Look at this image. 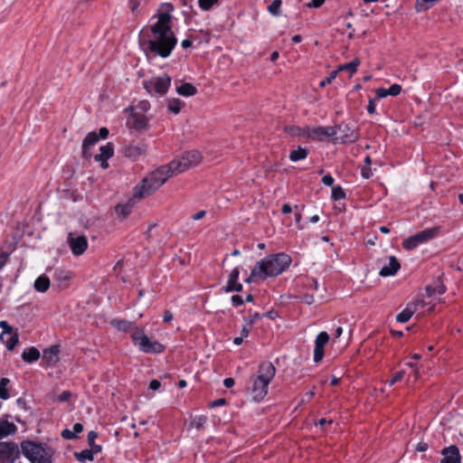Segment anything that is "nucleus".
<instances>
[{"label":"nucleus","instance_id":"nucleus-9","mask_svg":"<svg viewBox=\"0 0 463 463\" xmlns=\"http://www.w3.org/2000/svg\"><path fill=\"white\" fill-rule=\"evenodd\" d=\"M439 228L433 227L423 230L412 236L408 237L402 241V246L405 250H411L417 248L419 245L423 244L433 238L439 233Z\"/></svg>","mask_w":463,"mask_h":463},{"label":"nucleus","instance_id":"nucleus-11","mask_svg":"<svg viewBox=\"0 0 463 463\" xmlns=\"http://www.w3.org/2000/svg\"><path fill=\"white\" fill-rule=\"evenodd\" d=\"M20 451L14 442H0V463H14Z\"/></svg>","mask_w":463,"mask_h":463},{"label":"nucleus","instance_id":"nucleus-49","mask_svg":"<svg viewBox=\"0 0 463 463\" xmlns=\"http://www.w3.org/2000/svg\"><path fill=\"white\" fill-rule=\"evenodd\" d=\"M98 437V433L94 430H91L88 433V442L90 447H92V444H95V439Z\"/></svg>","mask_w":463,"mask_h":463},{"label":"nucleus","instance_id":"nucleus-5","mask_svg":"<svg viewBox=\"0 0 463 463\" xmlns=\"http://www.w3.org/2000/svg\"><path fill=\"white\" fill-rule=\"evenodd\" d=\"M203 159L202 154L197 150L187 151L175 157L168 165H163L167 169L169 177L181 174L191 167L198 165Z\"/></svg>","mask_w":463,"mask_h":463},{"label":"nucleus","instance_id":"nucleus-36","mask_svg":"<svg viewBox=\"0 0 463 463\" xmlns=\"http://www.w3.org/2000/svg\"><path fill=\"white\" fill-rule=\"evenodd\" d=\"M76 458L79 461L93 460V450L84 449L75 454Z\"/></svg>","mask_w":463,"mask_h":463},{"label":"nucleus","instance_id":"nucleus-24","mask_svg":"<svg viewBox=\"0 0 463 463\" xmlns=\"http://www.w3.org/2000/svg\"><path fill=\"white\" fill-rule=\"evenodd\" d=\"M402 91V86L399 85V84H392L391 85V87L389 89H384V88H380V89H377L376 90V95H377V98L379 99H383V98H386L387 96H397L401 93Z\"/></svg>","mask_w":463,"mask_h":463},{"label":"nucleus","instance_id":"nucleus-46","mask_svg":"<svg viewBox=\"0 0 463 463\" xmlns=\"http://www.w3.org/2000/svg\"><path fill=\"white\" fill-rule=\"evenodd\" d=\"M305 130H306V126L303 128L295 127V128H290L289 133L293 136H298V137H305V134H304V132H306Z\"/></svg>","mask_w":463,"mask_h":463},{"label":"nucleus","instance_id":"nucleus-53","mask_svg":"<svg viewBox=\"0 0 463 463\" xmlns=\"http://www.w3.org/2000/svg\"><path fill=\"white\" fill-rule=\"evenodd\" d=\"M161 386V383L158 380H152L149 383V389L152 391H157Z\"/></svg>","mask_w":463,"mask_h":463},{"label":"nucleus","instance_id":"nucleus-63","mask_svg":"<svg viewBox=\"0 0 463 463\" xmlns=\"http://www.w3.org/2000/svg\"><path fill=\"white\" fill-rule=\"evenodd\" d=\"M223 384L227 388H231L234 385V380L232 378H226L223 381Z\"/></svg>","mask_w":463,"mask_h":463},{"label":"nucleus","instance_id":"nucleus-37","mask_svg":"<svg viewBox=\"0 0 463 463\" xmlns=\"http://www.w3.org/2000/svg\"><path fill=\"white\" fill-rule=\"evenodd\" d=\"M281 0H273L272 3L268 6L269 12L275 16L280 14Z\"/></svg>","mask_w":463,"mask_h":463},{"label":"nucleus","instance_id":"nucleus-3","mask_svg":"<svg viewBox=\"0 0 463 463\" xmlns=\"http://www.w3.org/2000/svg\"><path fill=\"white\" fill-rule=\"evenodd\" d=\"M169 178L167 169L165 167H159L156 171L148 174L142 179L140 184L136 185L133 189L134 199H143L159 189Z\"/></svg>","mask_w":463,"mask_h":463},{"label":"nucleus","instance_id":"nucleus-40","mask_svg":"<svg viewBox=\"0 0 463 463\" xmlns=\"http://www.w3.org/2000/svg\"><path fill=\"white\" fill-rule=\"evenodd\" d=\"M404 375H405V371L404 370H401V371L397 372L395 374H393V376L390 380H388L386 382V383L389 386H392L397 382L401 381L404 377Z\"/></svg>","mask_w":463,"mask_h":463},{"label":"nucleus","instance_id":"nucleus-42","mask_svg":"<svg viewBox=\"0 0 463 463\" xmlns=\"http://www.w3.org/2000/svg\"><path fill=\"white\" fill-rule=\"evenodd\" d=\"M0 327L3 329L1 339H4V337H5V335H10L12 333V327L5 320L0 321Z\"/></svg>","mask_w":463,"mask_h":463},{"label":"nucleus","instance_id":"nucleus-8","mask_svg":"<svg viewBox=\"0 0 463 463\" xmlns=\"http://www.w3.org/2000/svg\"><path fill=\"white\" fill-rule=\"evenodd\" d=\"M172 79L167 74L160 77H154L143 81V86L146 90L151 95L164 96L166 94Z\"/></svg>","mask_w":463,"mask_h":463},{"label":"nucleus","instance_id":"nucleus-25","mask_svg":"<svg viewBox=\"0 0 463 463\" xmlns=\"http://www.w3.org/2000/svg\"><path fill=\"white\" fill-rule=\"evenodd\" d=\"M143 146L130 145L125 148L124 154L127 157L136 160L145 153Z\"/></svg>","mask_w":463,"mask_h":463},{"label":"nucleus","instance_id":"nucleus-32","mask_svg":"<svg viewBox=\"0 0 463 463\" xmlns=\"http://www.w3.org/2000/svg\"><path fill=\"white\" fill-rule=\"evenodd\" d=\"M133 204L132 200H130L127 203L117 205L115 208L116 213L124 218L127 217L130 213Z\"/></svg>","mask_w":463,"mask_h":463},{"label":"nucleus","instance_id":"nucleus-21","mask_svg":"<svg viewBox=\"0 0 463 463\" xmlns=\"http://www.w3.org/2000/svg\"><path fill=\"white\" fill-rule=\"evenodd\" d=\"M99 141V136L96 132H90L82 142V156L85 158H89L90 156V148L97 144Z\"/></svg>","mask_w":463,"mask_h":463},{"label":"nucleus","instance_id":"nucleus-23","mask_svg":"<svg viewBox=\"0 0 463 463\" xmlns=\"http://www.w3.org/2000/svg\"><path fill=\"white\" fill-rule=\"evenodd\" d=\"M17 427L6 419H0V439L15 434Z\"/></svg>","mask_w":463,"mask_h":463},{"label":"nucleus","instance_id":"nucleus-39","mask_svg":"<svg viewBox=\"0 0 463 463\" xmlns=\"http://www.w3.org/2000/svg\"><path fill=\"white\" fill-rule=\"evenodd\" d=\"M427 292L430 297L436 294L442 295L445 292V287L443 285H438L437 287L430 286L427 288Z\"/></svg>","mask_w":463,"mask_h":463},{"label":"nucleus","instance_id":"nucleus-1","mask_svg":"<svg viewBox=\"0 0 463 463\" xmlns=\"http://www.w3.org/2000/svg\"><path fill=\"white\" fill-rule=\"evenodd\" d=\"M170 24L171 15L165 13L160 14L157 21L151 26L152 38L148 41L139 40V44L147 56L149 53L162 58L170 56L177 43Z\"/></svg>","mask_w":463,"mask_h":463},{"label":"nucleus","instance_id":"nucleus-30","mask_svg":"<svg viewBox=\"0 0 463 463\" xmlns=\"http://www.w3.org/2000/svg\"><path fill=\"white\" fill-rule=\"evenodd\" d=\"M359 64H360V60L358 58H355L354 60H353L352 61H350L348 63L339 65L337 71H348L350 72V75H353L354 73L356 72Z\"/></svg>","mask_w":463,"mask_h":463},{"label":"nucleus","instance_id":"nucleus-15","mask_svg":"<svg viewBox=\"0 0 463 463\" xmlns=\"http://www.w3.org/2000/svg\"><path fill=\"white\" fill-rule=\"evenodd\" d=\"M114 155V146L112 143H107L99 147V153L94 156L96 162L100 164L103 169L109 167L108 160Z\"/></svg>","mask_w":463,"mask_h":463},{"label":"nucleus","instance_id":"nucleus-64","mask_svg":"<svg viewBox=\"0 0 463 463\" xmlns=\"http://www.w3.org/2000/svg\"><path fill=\"white\" fill-rule=\"evenodd\" d=\"M163 318L165 322H170L173 319V315L170 311L166 310L164 313Z\"/></svg>","mask_w":463,"mask_h":463},{"label":"nucleus","instance_id":"nucleus-44","mask_svg":"<svg viewBox=\"0 0 463 463\" xmlns=\"http://www.w3.org/2000/svg\"><path fill=\"white\" fill-rule=\"evenodd\" d=\"M357 133L354 130H351L350 133H347L344 137H342V141L344 143H352L357 139Z\"/></svg>","mask_w":463,"mask_h":463},{"label":"nucleus","instance_id":"nucleus-50","mask_svg":"<svg viewBox=\"0 0 463 463\" xmlns=\"http://www.w3.org/2000/svg\"><path fill=\"white\" fill-rule=\"evenodd\" d=\"M322 183L326 186H332L334 184V178L330 175H326L322 178Z\"/></svg>","mask_w":463,"mask_h":463},{"label":"nucleus","instance_id":"nucleus-38","mask_svg":"<svg viewBox=\"0 0 463 463\" xmlns=\"http://www.w3.org/2000/svg\"><path fill=\"white\" fill-rule=\"evenodd\" d=\"M146 3V0H129V8L134 14H140L139 7Z\"/></svg>","mask_w":463,"mask_h":463},{"label":"nucleus","instance_id":"nucleus-12","mask_svg":"<svg viewBox=\"0 0 463 463\" xmlns=\"http://www.w3.org/2000/svg\"><path fill=\"white\" fill-rule=\"evenodd\" d=\"M427 304L421 300L409 303L407 307L396 316V320L400 323L408 322L415 313H425L424 307Z\"/></svg>","mask_w":463,"mask_h":463},{"label":"nucleus","instance_id":"nucleus-51","mask_svg":"<svg viewBox=\"0 0 463 463\" xmlns=\"http://www.w3.org/2000/svg\"><path fill=\"white\" fill-rule=\"evenodd\" d=\"M429 446L426 442L420 441L417 444L415 450L418 452H424L428 449Z\"/></svg>","mask_w":463,"mask_h":463},{"label":"nucleus","instance_id":"nucleus-57","mask_svg":"<svg viewBox=\"0 0 463 463\" xmlns=\"http://www.w3.org/2000/svg\"><path fill=\"white\" fill-rule=\"evenodd\" d=\"M325 0H311V2L307 5L308 7L317 8L322 5Z\"/></svg>","mask_w":463,"mask_h":463},{"label":"nucleus","instance_id":"nucleus-43","mask_svg":"<svg viewBox=\"0 0 463 463\" xmlns=\"http://www.w3.org/2000/svg\"><path fill=\"white\" fill-rule=\"evenodd\" d=\"M345 194L343 189L340 186L334 187L332 189V197L335 200L345 198Z\"/></svg>","mask_w":463,"mask_h":463},{"label":"nucleus","instance_id":"nucleus-13","mask_svg":"<svg viewBox=\"0 0 463 463\" xmlns=\"http://www.w3.org/2000/svg\"><path fill=\"white\" fill-rule=\"evenodd\" d=\"M68 244L74 256L82 255L88 249V241L84 235L74 237L70 233L68 236Z\"/></svg>","mask_w":463,"mask_h":463},{"label":"nucleus","instance_id":"nucleus-10","mask_svg":"<svg viewBox=\"0 0 463 463\" xmlns=\"http://www.w3.org/2000/svg\"><path fill=\"white\" fill-rule=\"evenodd\" d=\"M305 137L315 141H323L327 137L335 135V129L333 127H310L306 126Z\"/></svg>","mask_w":463,"mask_h":463},{"label":"nucleus","instance_id":"nucleus-54","mask_svg":"<svg viewBox=\"0 0 463 463\" xmlns=\"http://www.w3.org/2000/svg\"><path fill=\"white\" fill-rule=\"evenodd\" d=\"M232 302L234 306L238 307L243 304V299L241 297L234 295L232 297Z\"/></svg>","mask_w":463,"mask_h":463},{"label":"nucleus","instance_id":"nucleus-52","mask_svg":"<svg viewBox=\"0 0 463 463\" xmlns=\"http://www.w3.org/2000/svg\"><path fill=\"white\" fill-rule=\"evenodd\" d=\"M301 300L305 304L311 305V304L314 303V297L312 295H309V294H305V295H303Z\"/></svg>","mask_w":463,"mask_h":463},{"label":"nucleus","instance_id":"nucleus-17","mask_svg":"<svg viewBox=\"0 0 463 463\" xmlns=\"http://www.w3.org/2000/svg\"><path fill=\"white\" fill-rule=\"evenodd\" d=\"M127 123L129 128L137 131H143L147 128L148 118L143 114L134 112L129 116Z\"/></svg>","mask_w":463,"mask_h":463},{"label":"nucleus","instance_id":"nucleus-34","mask_svg":"<svg viewBox=\"0 0 463 463\" xmlns=\"http://www.w3.org/2000/svg\"><path fill=\"white\" fill-rule=\"evenodd\" d=\"M5 336L6 339L4 337L2 340L5 342L6 348L11 351L14 348L19 341L18 335L16 333H11L10 335H5Z\"/></svg>","mask_w":463,"mask_h":463},{"label":"nucleus","instance_id":"nucleus-18","mask_svg":"<svg viewBox=\"0 0 463 463\" xmlns=\"http://www.w3.org/2000/svg\"><path fill=\"white\" fill-rule=\"evenodd\" d=\"M60 349L58 345H52L43 352V361L48 366H53L59 362Z\"/></svg>","mask_w":463,"mask_h":463},{"label":"nucleus","instance_id":"nucleus-14","mask_svg":"<svg viewBox=\"0 0 463 463\" xmlns=\"http://www.w3.org/2000/svg\"><path fill=\"white\" fill-rule=\"evenodd\" d=\"M329 341V335L326 332H320L315 340L314 361L319 363L324 357V347Z\"/></svg>","mask_w":463,"mask_h":463},{"label":"nucleus","instance_id":"nucleus-6","mask_svg":"<svg viewBox=\"0 0 463 463\" xmlns=\"http://www.w3.org/2000/svg\"><path fill=\"white\" fill-rule=\"evenodd\" d=\"M21 449L32 463H52L53 450L50 447L28 440L22 442Z\"/></svg>","mask_w":463,"mask_h":463},{"label":"nucleus","instance_id":"nucleus-31","mask_svg":"<svg viewBox=\"0 0 463 463\" xmlns=\"http://www.w3.org/2000/svg\"><path fill=\"white\" fill-rule=\"evenodd\" d=\"M110 324L113 327L122 332H128L134 326L133 323L127 320H112Z\"/></svg>","mask_w":463,"mask_h":463},{"label":"nucleus","instance_id":"nucleus-58","mask_svg":"<svg viewBox=\"0 0 463 463\" xmlns=\"http://www.w3.org/2000/svg\"><path fill=\"white\" fill-rule=\"evenodd\" d=\"M251 324V321L248 324V326H242L241 328V335L245 338L249 335V333H250V327L249 326Z\"/></svg>","mask_w":463,"mask_h":463},{"label":"nucleus","instance_id":"nucleus-20","mask_svg":"<svg viewBox=\"0 0 463 463\" xmlns=\"http://www.w3.org/2000/svg\"><path fill=\"white\" fill-rule=\"evenodd\" d=\"M401 265L397 259L394 256H392L389 258V263L384 265L380 272L379 275L381 277H390L396 274V272L400 269Z\"/></svg>","mask_w":463,"mask_h":463},{"label":"nucleus","instance_id":"nucleus-47","mask_svg":"<svg viewBox=\"0 0 463 463\" xmlns=\"http://www.w3.org/2000/svg\"><path fill=\"white\" fill-rule=\"evenodd\" d=\"M205 422H206L205 417H198V418L194 419V420L192 421V425L194 427H195L196 429H200L203 426V424Z\"/></svg>","mask_w":463,"mask_h":463},{"label":"nucleus","instance_id":"nucleus-55","mask_svg":"<svg viewBox=\"0 0 463 463\" xmlns=\"http://www.w3.org/2000/svg\"><path fill=\"white\" fill-rule=\"evenodd\" d=\"M71 396V393L70 392L64 391L58 396V400L61 402H65V401L69 400Z\"/></svg>","mask_w":463,"mask_h":463},{"label":"nucleus","instance_id":"nucleus-33","mask_svg":"<svg viewBox=\"0 0 463 463\" xmlns=\"http://www.w3.org/2000/svg\"><path fill=\"white\" fill-rule=\"evenodd\" d=\"M184 102L179 99H168L167 109L174 114H178L183 107Z\"/></svg>","mask_w":463,"mask_h":463},{"label":"nucleus","instance_id":"nucleus-48","mask_svg":"<svg viewBox=\"0 0 463 463\" xmlns=\"http://www.w3.org/2000/svg\"><path fill=\"white\" fill-rule=\"evenodd\" d=\"M61 437L65 439H74L76 436H75V432H73L72 430H63L61 431Z\"/></svg>","mask_w":463,"mask_h":463},{"label":"nucleus","instance_id":"nucleus-41","mask_svg":"<svg viewBox=\"0 0 463 463\" xmlns=\"http://www.w3.org/2000/svg\"><path fill=\"white\" fill-rule=\"evenodd\" d=\"M338 73V71H333L330 72V74L325 79L323 80L321 82H320V87H325L326 86L327 84H330L336 77Z\"/></svg>","mask_w":463,"mask_h":463},{"label":"nucleus","instance_id":"nucleus-19","mask_svg":"<svg viewBox=\"0 0 463 463\" xmlns=\"http://www.w3.org/2000/svg\"><path fill=\"white\" fill-rule=\"evenodd\" d=\"M240 275L239 268H234L230 273L229 279L227 285L223 288L224 291L232 292L236 291L240 292L242 290V285L238 282V278Z\"/></svg>","mask_w":463,"mask_h":463},{"label":"nucleus","instance_id":"nucleus-29","mask_svg":"<svg viewBox=\"0 0 463 463\" xmlns=\"http://www.w3.org/2000/svg\"><path fill=\"white\" fill-rule=\"evenodd\" d=\"M308 155V150L307 148L298 146L297 149H294L289 154V159L292 162H298L307 158Z\"/></svg>","mask_w":463,"mask_h":463},{"label":"nucleus","instance_id":"nucleus-61","mask_svg":"<svg viewBox=\"0 0 463 463\" xmlns=\"http://www.w3.org/2000/svg\"><path fill=\"white\" fill-rule=\"evenodd\" d=\"M138 107H139L143 111H146V110L149 109L150 105H149L148 101H146V100H142V101H140V102H139Z\"/></svg>","mask_w":463,"mask_h":463},{"label":"nucleus","instance_id":"nucleus-60","mask_svg":"<svg viewBox=\"0 0 463 463\" xmlns=\"http://www.w3.org/2000/svg\"><path fill=\"white\" fill-rule=\"evenodd\" d=\"M72 431L75 432V435L80 433L83 430V426L81 423H75L72 428Z\"/></svg>","mask_w":463,"mask_h":463},{"label":"nucleus","instance_id":"nucleus-26","mask_svg":"<svg viewBox=\"0 0 463 463\" xmlns=\"http://www.w3.org/2000/svg\"><path fill=\"white\" fill-rule=\"evenodd\" d=\"M176 92L184 97H191L197 93V89L191 83H182L176 87Z\"/></svg>","mask_w":463,"mask_h":463},{"label":"nucleus","instance_id":"nucleus-56","mask_svg":"<svg viewBox=\"0 0 463 463\" xmlns=\"http://www.w3.org/2000/svg\"><path fill=\"white\" fill-rule=\"evenodd\" d=\"M109 135V129L107 128H100L99 130V139H106Z\"/></svg>","mask_w":463,"mask_h":463},{"label":"nucleus","instance_id":"nucleus-35","mask_svg":"<svg viewBox=\"0 0 463 463\" xmlns=\"http://www.w3.org/2000/svg\"><path fill=\"white\" fill-rule=\"evenodd\" d=\"M9 382L8 378H2L0 380V398L2 400H7L10 397L6 388Z\"/></svg>","mask_w":463,"mask_h":463},{"label":"nucleus","instance_id":"nucleus-22","mask_svg":"<svg viewBox=\"0 0 463 463\" xmlns=\"http://www.w3.org/2000/svg\"><path fill=\"white\" fill-rule=\"evenodd\" d=\"M72 278V272L63 269H58L54 272L53 279L58 283L60 288H67L69 281Z\"/></svg>","mask_w":463,"mask_h":463},{"label":"nucleus","instance_id":"nucleus-27","mask_svg":"<svg viewBox=\"0 0 463 463\" xmlns=\"http://www.w3.org/2000/svg\"><path fill=\"white\" fill-rule=\"evenodd\" d=\"M33 287L36 291L44 293L46 292L50 288V279L47 276L42 275L38 277L33 284Z\"/></svg>","mask_w":463,"mask_h":463},{"label":"nucleus","instance_id":"nucleus-45","mask_svg":"<svg viewBox=\"0 0 463 463\" xmlns=\"http://www.w3.org/2000/svg\"><path fill=\"white\" fill-rule=\"evenodd\" d=\"M218 0H198L199 5L203 10H209Z\"/></svg>","mask_w":463,"mask_h":463},{"label":"nucleus","instance_id":"nucleus-16","mask_svg":"<svg viewBox=\"0 0 463 463\" xmlns=\"http://www.w3.org/2000/svg\"><path fill=\"white\" fill-rule=\"evenodd\" d=\"M440 463H461V456L457 446L451 445L441 451Z\"/></svg>","mask_w":463,"mask_h":463},{"label":"nucleus","instance_id":"nucleus-7","mask_svg":"<svg viewBox=\"0 0 463 463\" xmlns=\"http://www.w3.org/2000/svg\"><path fill=\"white\" fill-rule=\"evenodd\" d=\"M132 339L139 350L147 354H160L165 350L162 344L152 341L144 332L138 328L132 333Z\"/></svg>","mask_w":463,"mask_h":463},{"label":"nucleus","instance_id":"nucleus-59","mask_svg":"<svg viewBox=\"0 0 463 463\" xmlns=\"http://www.w3.org/2000/svg\"><path fill=\"white\" fill-rule=\"evenodd\" d=\"M367 111L370 114H373L375 112V105H374V100L373 99H370L369 100V104L367 106Z\"/></svg>","mask_w":463,"mask_h":463},{"label":"nucleus","instance_id":"nucleus-4","mask_svg":"<svg viewBox=\"0 0 463 463\" xmlns=\"http://www.w3.org/2000/svg\"><path fill=\"white\" fill-rule=\"evenodd\" d=\"M275 375V367L271 363L260 366L258 376L253 379L250 393L256 402L262 400L268 393V386Z\"/></svg>","mask_w":463,"mask_h":463},{"label":"nucleus","instance_id":"nucleus-2","mask_svg":"<svg viewBox=\"0 0 463 463\" xmlns=\"http://www.w3.org/2000/svg\"><path fill=\"white\" fill-rule=\"evenodd\" d=\"M291 264V258L286 253L271 254L260 260L252 269V277L265 279L285 271Z\"/></svg>","mask_w":463,"mask_h":463},{"label":"nucleus","instance_id":"nucleus-28","mask_svg":"<svg viewBox=\"0 0 463 463\" xmlns=\"http://www.w3.org/2000/svg\"><path fill=\"white\" fill-rule=\"evenodd\" d=\"M41 354L39 350L36 347H30L28 350H25L22 354V358L26 363H33L36 362L40 358Z\"/></svg>","mask_w":463,"mask_h":463},{"label":"nucleus","instance_id":"nucleus-62","mask_svg":"<svg viewBox=\"0 0 463 463\" xmlns=\"http://www.w3.org/2000/svg\"><path fill=\"white\" fill-rule=\"evenodd\" d=\"M361 173H362L363 177H364V178H369L372 175V171H371V168H369V167L363 168Z\"/></svg>","mask_w":463,"mask_h":463}]
</instances>
